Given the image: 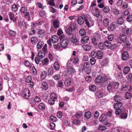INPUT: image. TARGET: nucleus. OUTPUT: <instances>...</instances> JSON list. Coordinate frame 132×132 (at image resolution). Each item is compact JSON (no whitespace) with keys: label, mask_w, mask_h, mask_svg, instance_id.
Masks as SVG:
<instances>
[{"label":"nucleus","mask_w":132,"mask_h":132,"mask_svg":"<svg viewBox=\"0 0 132 132\" xmlns=\"http://www.w3.org/2000/svg\"><path fill=\"white\" fill-rule=\"evenodd\" d=\"M12 9L13 11L16 12L18 9V7L16 5H13L12 6Z\"/></svg>","instance_id":"58836bf2"},{"label":"nucleus","mask_w":132,"mask_h":132,"mask_svg":"<svg viewBox=\"0 0 132 132\" xmlns=\"http://www.w3.org/2000/svg\"><path fill=\"white\" fill-rule=\"evenodd\" d=\"M122 105V103L121 102H118L114 105V108L115 110V114L116 115H119L122 112V109L120 108Z\"/></svg>","instance_id":"f257e3e1"},{"label":"nucleus","mask_w":132,"mask_h":132,"mask_svg":"<svg viewBox=\"0 0 132 132\" xmlns=\"http://www.w3.org/2000/svg\"><path fill=\"white\" fill-rule=\"evenodd\" d=\"M132 96V95L130 92H127L125 94V97L126 99H129Z\"/></svg>","instance_id":"473e14b6"},{"label":"nucleus","mask_w":132,"mask_h":132,"mask_svg":"<svg viewBox=\"0 0 132 132\" xmlns=\"http://www.w3.org/2000/svg\"><path fill=\"white\" fill-rule=\"evenodd\" d=\"M78 61L79 60L77 57H75L72 60L73 62L75 64H76Z\"/></svg>","instance_id":"13d9d810"},{"label":"nucleus","mask_w":132,"mask_h":132,"mask_svg":"<svg viewBox=\"0 0 132 132\" xmlns=\"http://www.w3.org/2000/svg\"><path fill=\"white\" fill-rule=\"evenodd\" d=\"M127 21L128 22H130L132 21V15H129L127 18Z\"/></svg>","instance_id":"09e8293b"},{"label":"nucleus","mask_w":132,"mask_h":132,"mask_svg":"<svg viewBox=\"0 0 132 132\" xmlns=\"http://www.w3.org/2000/svg\"><path fill=\"white\" fill-rule=\"evenodd\" d=\"M111 44L110 41L108 40H106L104 42L105 46L106 47H108V48L110 47Z\"/></svg>","instance_id":"c756f323"},{"label":"nucleus","mask_w":132,"mask_h":132,"mask_svg":"<svg viewBox=\"0 0 132 132\" xmlns=\"http://www.w3.org/2000/svg\"><path fill=\"white\" fill-rule=\"evenodd\" d=\"M98 47L101 50H103L105 48V44L102 42H100L98 44Z\"/></svg>","instance_id":"e433bc0d"},{"label":"nucleus","mask_w":132,"mask_h":132,"mask_svg":"<svg viewBox=\"0 0 132 132\" xmlns=\"http://www.w3.org/2000/svg\"><path fill=\"white\" fill-rule=\"evenodd\" d=\"M106 128L104 126H99L98 128V130H100L103 131L105 130Z\"/></svg>","instance_id":"a18cd8bd"},{"label":"nucleus","mask_w":132,"mask_h":132,"mask_svg":"<svg viewBox=\"0 0 132 132\" xmlns=\"http://www.w3.org/2000/svg\"><path fill=\"white\" fill-rule=\"evenodd\" d=\"M130 71V68L128 67H125L123 69V72L127 74Z\"/></svg>","instance_id":"72a5a7b5"},{"label":"nucleus","mask_w":132,"mask_h":132,"mask_svg":"<svg viewBox=\"0 0 132 132\" xmlns=\"http://www.w3.org/2000/svg\"><path fill=\"white\" fill-rule=\"evenodd\" d=\"M119 24L121 25L123 23V19L122 18L120 17L117 20Z\"/></svg>","instance_id":"79ce46f5"},{"label":"nucleus","mask_w":132,"mask_h":132,"mask_svg":"<svg viewBox=\"0 0 132 132\" xmlns=\"http://www.w3.org/2000/svg\"><path fill=\"white\" fill-rule=\"evenodd\" d=\"M23 95L25 98H28L30 95L29 90L28 89H25L24 91Z\"/></svg>","instance_id":"20e7f679"},{"label":"nucleus","mask_w":132,"mask_h":132,"mask_svg":"<svg viewBox=\"0 0 132 132\" xmlns=\"http://www.w3.org/2000/svg\"><path fill=\"white\" fill-rule=\"evenodd\" d=\"M34 101L38 103L41 101V99L39 97L36 96L35 98Z\"/></svg>","instance_id":"0e129e2a"},{"label":"nucleus","mask_w":132,"mask_h":132,"mask_svg":"<svg viewBox=\"0 0 132 132\" xmlns=\"http://www.w3.org/2000/svg\"><path fill=\"white\" fill-rule=\"evenodd\" d=\"M9 34L12 36H14L16 35V32L14 31L10 30L9 32Z\"/></svg>","instance_id":"49530a36"},{"label":"nucleus","mask_w":132,"mask_h":132,"mask_svg":"<svg viewBox=\"0 0 132 132\" xmlns=\"http://www.w3.org/2000/svg\"><path fill=\"white\" fill-rule=\"evenodd\" d=\"M68 40L66 39L63 40L61 43V46L63 48H65L68 45Z\"/></svg>","instance_id":"7ed1b4c3"},{"label":"nucleus","mask_w":132,"mask_h":132,"mask_svg":"<svg viewBox=\"0 0 132 132\" xmlns=\"http://www.w3.org/2000/svg\"><path fill=\"white\" fill-rule=\"evenodd\" d=\"M125 33L127 35H130L131 34V30L129 29H127L125 31Z\"/></svg>","instance_id":"37998d69"},{"label":"nucleus","mask_w":132,"mask_h":132,"mask_svg":"<svg viewBox=\"0 0 132 132\" xmlns=\"http://www.w3.org/2000/svg\"><path fill=\"white\" fill-rule=\"evenodd\" d=\"M103 80L102 77L101 75L97 76L95 79V81L96 83H100Z\"/></svg>","instance_id":"6e6552de"},{"label":"nucleus","mask_w":132,"mask_h":132,"mask_svg":"<svg viewBox=\"0 0 132 132\" xmlns=\"http://www.w3.org/2000/svg\"><path fill=\"white\" fill-rule=\"evenodd\" d=\"M96 95L99 98L102 97L103 96V94L102 92L100 91H98L97 92Z\"/></svg>","instance_id":"c03bdc74"},{"label":"nucleus","mask_w":132,"mask_h":132,"mask_svg":"<svg viewBox=\"0 0 132 132\" xmlns=\"http://www.w3.org/2000/svg\"><path fill=\"white\" fill-rule=\"evenodd\" d=\"M55 100H54L53 99L50 98L48 100V102L49 104L51 105H53L54 103Z\"/></svg>","instance_id":"603ef678"},{"label":"nucleus","mask_w":132,"mask_h":132,"mask_svg":"<svg viewBox=\"0 0 132 132\" xmlns=\"http://www.w3.org/2000/svg\"><path fill=\"white\" fill-rule=\"evenodd\" d=\"M47 45L45 44L42 49V51L44 53H46L47 52Z\"/></svg>","instance_id":"864d4df0"},{"label":"nucleus","mask_w":132,"mask_h":132,"mask_svg":"<svg viewBox=\"0 0 132 132\" xmlns=\"http://www.w3.org/2000/svg\"><path fill=\"white\" fill-rule=\"evenodd\" d=\"M92 79L91 77L90 76H88L85 78V80L87 81H90Z\"/></svg>","instance_id":"338daca9"},{"label":"nucleus","mask_w":132,"mask_h":132,"mask_svg":"<svg viewBox=\"0 0 132 132\" xmlns=\"http://www.w3.org/2000/svg\"><path fill=\"white\" fill-rule=\"evenodd\" d=\"M114 100L116 102H119L122 100V98L118 95L115 96L114 97Z\"/></svg>","instance_id":"412c9836"},{"label":"nucleus","mask_w":132,"mask_h":132,"mask_svg":"<svg viewBox=\"0 0 132 132\" xmlns=\"http://www.w3.org/2000/svg\"><path fill=\"white\" fill-rule=\"evenodd\" d=\"M55 126V124L54 123H51L50 125V128L52 130H53L54 129Z\"/></svg>","instance_id":"bf43d9fd"},{"label":"nucleus","mask_w":132,"mask_h":132,"mask_svg":"<svg viewBox=\"0 0 132 132\" xmlns=\"http://www.w3.org/2000/svg\"><path fill=\"white\" fill-rule=\"evenodd\" d=\"M54 69L52 67H50L48 71V75L49 76L52 75L53 73Z\"/></svg>","instance_id":"cd10ccee"},{"label":"nucleus","mask_w":132,"mask_h":132,"mask_svg":"<svg viewBox=\"0 0 132 132\" xmlns=\"http://www.w3.org/2000/svg\"><path fill=\"white\" fill-rule=\"evenodd\" d=\"M119 38L122 41L125 43V46H129V42L128 40L127 37L125 35L123 34H120Z\"/></svg>","instance_id":"f03ea898"},{"label":"nucleus","mask_w":132,"mask_h":132,"mask_svg":"<svg viewBox=\"0 0 132 132\" xmlns=\"http://www.w3.org/2000/svg\"><path fill=\"white\" fill-rule=\"evenodd\" d=\"M79 33L81 36H84L86 34L85 30L84 29H80L79 31Z\"/></svg>","instance_id":"2f4dec72"},{"label":"nucleus","mask_w":132,"mask_h":132,"mask_svg":"<svg viewBox=\"0 0 132 132\" xmlns=\"http://www.w3.org/2000/svg\"><path fill=\"white\" fill-rule=\"evenodd\" d=\"M38 55L40 59H43L45 56L44 53L41 52H39Z\"/></svg>","instance_id":"ea45409f"},{"label":"nucleus","mask_w":132,"mask_h":132,"mask_svg":"<svg viewBox=\"0 0 132 132\" xmlns=\"http://www.w3.org/2000/svg\"><path fill=\"white\" fill-rule=\"evenodd\" d=\"M68 74L69 75H71L76 72L75 69L71 67H69L67 68Z\"/></svg>","instance_id":"423d86ee"},{"label":"nucleus","mask_w":132,"mask_h":132,"mask_svg":"<svg viewBox=\"0 0 132 132\" xmlns=\"http://www.w3.org/2000/svg\"><path fill=\"white\" fill-rule=\"evenodd\" d=\"M73 28L71 27H70L67 30V34L69 36L73 34L72 33L73 32Z\"/></svg>","instance_id":"4be33fe9"},{"label":"nucleus","mask_w":132,"mask_h":132,"mask_svg":"<svg viewBox=\"0 0 132 132\" xmlns=\"http://www.w3.org/2000/svg\"><path fill=\"white\" fill-rule=\"evenodd\" d=\"M9 15L11 20H12L14 19V14L12 13L11 12L10 13Z\"/></svg>","instance_id":"052dcab7"},{"label":"nucleus","mask_w":132,"mask_h":132,"mask_svg":"<svg viewBox=\"0 0 132 132\" xmlns=\"http://www.w3.org/2000/svg\"><path fill=\"white\" fill-rule=\"evenodd\" d=\"M90 61L91 64L93 65L95 64L96 61L94 58H92L90 59Z\"/></svg>","instance_id":"e2e57ef3"},{"label":"nucleus","mask_w":132,"mask_h":132,"mask_svg":"<svg viewBox=\"0 0 132 132\" xmlns=\"http://www.w3.org/2000/svg\"><path fill=\"white\" fill-rule=\"evenodd\" d=\"M125 110L122 111V113L120 115V117L122 119H126L127 118V115L126 112L123 113V112H125Z\"/></svg>","instance_id":"bb28decb"},{"label":"nucleus","mask_w":132,"mask_h":132,"mask_svg":"<svg viewBox=\"0 0 132 132\" xmlns=\"http://www.w3.org/2000/svg\"><path fill=\"white\" fill-rule=\"evenodd\" d=\"M107 89L109 91H110L112 89V86L109 83L108 85L107 86Z\"/></svg>","instance_id":"69168bd1"},{"label":"nucleus","mask_w":132,"mask_h":132,"mask_svg":"<svg viewBox=\"0 0 132 132\" xmlns=\"http://www.w3.org/2000/svg\"><path fill=\"white\" fill-rule=\"evenodd\" d=\"M38 107L39 109L41 110H44L45 109V106L43 103H40L39 104Z\"/></svg>","instance_id":"a19ab883"},{"label":"nucleus","mask_w":132,"mask_h":132,"mask_svg":"<svg viewBox=\"0 0 132 132\" xmlns=\"http://www.w3.org/2000/svg\"><path fill=\"white\" fill-rule=\"evenodd\" d=\"M102 56L103 53L102 51H97V55L96 57H97L99 59H101L102 58Z\"/></svg>","instance_id":"f3484780"},{"label":"nucleus","mask_w":132,"mask_h":132,"mask_svg":"<svg viewBox=\"0 0 132 132\" xmlns=\"http://www.w3.org/2000/svg\"><path fill=\"white\" fill-rule=\"evenodd\" d=\"M106 115L104 114H103L102 115L101 117L99 118V120L100 121L102 122L104 121L106 119Z\"/></svg>","instance_id":"f704fd0d"},{"label":"nucleus","mask_w":132,"mask_h":132,"mask_svg":"<svg viewBox=\"0 0 132 132\" xmlns=\"http://www.w3.org/2000/svg\"><path fill=\"white\" fill-rule=\"evenodd\" d=\"M72 122L76 125H79L80 123V121L77 119H75L73 120Z\"/></svg>","instance_id":"c9c22d12"},{"label":"nucleus","mask_w":132,"mask_h":132,"mask_svg":"<svg viewBox=\"0 0 132 132\" xmlns=\"http://www.w3.org/2000/svg\"><path fill=\"white\" fill-rule=\"evenodd\" d=\"M92 42L93 44L94 45H97L98 42V40L97 37H94L92 39Z\"/></svg>","instance_id":"2eb2a0df"},{"label":"nucleus","mask_w":132,"mask_h":132,"mask_svg":"<svg viewBox=\"0 0 132 132\" xmlns=\"http://www.w3.org/2000/svg\"><path fill=\"white\" fill-rule=\"evenodd\" d=\"M92 12L93 13L94 15L96 17H98L100 15V12L97 8H94L92 10Z\"/></svg>","instance_id":"0eeeda50"},{"label":"nucleus","mask_w":132,"mask_h":132,"mask_svg":"<svg viewBox=\"0 0 132 132\" xmlns=\"http://www.w3.org/2000/svg\"><path fill=\"white\" fill-rule=\"evenodd\" d=\"M115 25L112 23V24L110 25L108 28V30L110 31H112L116 27Z\"/></svg>","instance_id":"dca6fc26"},{"label":"nucleus","mask_w":132,"mask_h":132,"mask_svg":"<svg viewBox=\"0 0 132 132\" xmlns=\"http://www.w3.org/2000/svg\"><path fill=\"white\" fill-rule=\"evenodd\" d=\"M129 55L128 52L126 51L123 52L122 53V58L123 60H127L128 59Z\"/></svg>","instance_id":"39448f33"},{"label":"nucleus","mask_w":132,"mask_h":132,"mask_svg":"<svg viewBox=\"0 0 132 132\" xmlns=\"http://www.w3.org/2000/svg\"><path fill=\"white\" fill-rule=\"evenodd\" d=\"M21 12L23 13H26L27 11V9L25 7H22L21 9Z\"/></svg>","instance_id":"3c124183"},{"label":"nucleus","mask_w":132,"mask_h":132,"mask_svg":"<svg viewBox=\"0 0 132 132\" xmlns=\"http://www.w3.org/2000/svg\"><path fill=\"white\" fill-rule=\"evenodd\" d=\"M89 87L90 89L92 91H94L96 89V87L94 85L90 86Z\"/></svg>","instance_id":"5fc2aeb1"},{"label":"nucleus","mask_w":132,"mask_h":132,"mask_svg":"<svg viewBox=\"0 0 132 132\" xmlns=\"http://www.w3.org/2000/svg\"><path fill=\"white\" fill-rule=\"evenodd\" d=\"M38 41L37 38L35 37H32L31 38V42L32 44H36Z\"/></svg>","instance_id":"6ab92c4d"},{"label":"nucleus","mask_w":132,"mask_h":132,"mask_svg":"<svg viewBox=\"0 0 132 132\" xmlns=\"http://www.w3.org/2000/svg\"><path fill=\"white\" fill-rule=\"evenodd\" d=\"M116 45L115 44H111V45L110 46V47H109L110 48L111 50H113L114 49H115L116 47Z\"/></svg>","instance_id":"680f3d73"},{"label":"nucleus","mask_w":132,"mask_h":132,"mask_svg":"<svg viewBox=\"0 0 132 132\" xmlns=\"http://www.w3.org/2000/svg\"><path fill=\"white\" fill-rule=\"evenodd\" d=\"M103 10L104 12L106 13H108L110 10L108 6H105Z\"/></svg>","instance_id":"8fccbe9b"},{"label":"nucleus","mask_w":132,"mask_h":132,"mask_svg":"<svg viewBox=\"0 0 132 132\" xmlns=\"http://www.w3.org/2000/svg\"><path fill=\"white\" fill-rule=\"evenodd\" d=\"M44 43L40 41L37 44L36 47L37 49H40L43 46Z\"/></svg>","instance_id":"a211bd4d"},{"label":"nucleus","mask_w":132,"mask_h":132,"mask_svg":"<svg viewBox=\"0 0 132 132\" xmlns=\"http://www.w3.org/2000/svg\"><path fill=\"white\" fill-rule=\"evenodd\" d=\"M57 97L56 94L54 93H52L51 95V98L53 99L54 100H55V99H56Z\"/></svg>","instance_id":"4d7b16f0"},{"label":"nucleus","mask_w":132,"mask_h":132,"mask_svg":"<svg viewBox=\"0 0 132 132\" xmlns=\"http://www.w3.org/2000/svg\"><path fill=\"white\" fill-rule=\"evenodd\" d=\"M82 46L84 49L86 51H89L91 48L90 46H88L87 44L84 45Z\"/></svg>","instance_id":"c85d7f7f"},{"label":"nucleus","mask_w":132,"mask_h":132,"mask_svg":"<svg viewBox=\"0 0 132 132\" xmlns=\"http://www.w3.org/2000/svg\"><path fill=\"white\" fill-rule=\"evenodd\" d=\"M109 22V19L108 18H106L103 21V23L105 26L106 27L108 25Z\"/></svg>","instance_id":"7c9ffc66"},{"label":"nucleus","mask_w":132,"mask_h":132,"mask_svg":"<svg viewBox=\"0 0 132 132\" xmlns=\"http://www.w3.org/2000/svg\"><path fill=\"white\" fill-rule=\"evenodd\" d=\"M54 67L56 70H58L59 69L60 67L58 63L56 61L55 62L54 64Z\"/></svg>","instance_id":"b1692460"},{"label":"nucleus","mask_w":132,"mask_h":132,"mask_svg":"<svg viewBox=\"0 0 132 132\" xmlns=\"http://www.w3.org/2000/svg\"><path fill=\"white\" fill-rule=\"evenodd\" d=\"M38 34L39 37H43L45 35V31L43 30H40L38 32Z\"/></svg>","instance_id":"4468645a"},{"label":"nucleus","mask_w":132,"mask_h":132,"mask_svg":"<svg viewBox=\"0 0 132 132\" xmlns=\"http://www.w3.org/2000/svg\"><path fill=\"white\" fill-rule=\"evenodd\" d=\"M97 51H93L91 52L90 53L91 56L94 58L96 56Z\"/></svg>","instance_id":"de8ad7c7"},{"label":"nucleus","mask_w":132,"mask_h":132,"mask_svg":"<svg viewBox=\"0 0 132 132\" xmlns=\"http://www.w3.org/2000/svg\"><path fill=\"white\" fill-rule=\"evenodd\" d=\"M53 24L55 28H58L59 27L60 25L59 21L57 19H55V20L53 21Z\"/></svg>","instance_id":"1a4fd4ad"},{"label":"nucleus","mask_w":132,"mask_h":132,"mask_svg":"<svg viewBox=\"0 0 132 132\" xmlns=\"http://www.w3.org/2000/svg\"><path fill=\"white\" fill-rule=\"evenodd\" d=\"M77 21L78 23L80 25H82L84 23V19L81 16L78 17L77 19Z\"/></svg>","instance_id":"f8f14e48"},{"label":"nucleus","mask_w":132,"mask_h":132,"mask_svg":"<svg viewBox=\"0 0 132 132\" xmlns=\"http://www.w3.org/2000/svg\"><path fill=\"white\" fill-rule=\"evenodd\" d=\"M58 39L59 38L56 35L53 36L52 37L51 39L53 43H55L57 42Z\"/></svg>","instance_id":"393cba45"},{"label":"nucleus","mask_w":132,"mask_h":132,"mask_svg":"<svg viewBox=\"0 0 132 132\" xmlns=\"http://www.w3.org/2000/svg\"><path fill=\"white\" fill-rule=\"evenodd\" d=\"M71 80L70 78H67L64 82L65 85L67 87L69 86L71 84Z\"/></svg>","instance_id":"9d476101"},{"label":"nucleus","mask_w":132,"mask_h":132,"mask_svg":"<svg viewBox=\"0 0 132 132\" xmlns=\"http://www.w3.org/2000/svg\"><path fill=\"white\" fill-rule=\"evenodd\" d=\"M89 64L88 62H86L84 63V67L85 69H87L89 67Z\"/></svg>","instance_id":"6e6d98bb"},{"label":"nucleus","mask_w":132,"mask_h":132,"mask_svg":"<svg viewBox=\"0 0 132 132\" xmlns=\"http://www.w3.org/2000/svg\"><path fill=\"white\" fill-rule=\"evenodd\" d=\"M128 87L126 85H122V88L121 89L122 91H125L127 89Z\"/></svg>","instance_id":"774afa93"},{"label":"nucleus","mask_w":132,"mask_h":132,"mask_svg":"<svg viewBox=\"0 0 132 132\" xmlns=\"http://www.w3.org/2000/svg\"><path fill=\"white\" fill-rule=\"evenodd\" d=\"M42 88L45 90H46L48 88V86L47 82L45 81H43L42 84Z\"/></svg>","instance_id":"aec40b11"},{"label":"nucleus","mask_w":132,"mask_h":132,"mask_svg":"<svg viewBox=\"0 0 132 132\" xmlns=\"http://www.w3.org/2000/svg\"><path fill=\"white\" fill-rule=\"evenodd\" d=\"M91 116V112L89 111L86 112L84 114L85 117L87 119H89L90 118Z\"/></svg>","instance_id":"a878e982"},{"label":"nucleus","mask_w":132,"mask_h":132,"mask_svg":"<svg viewBox=\"0 0 132 132\" xmlns=\"http://www.w3.org/2000/svg\"><path fill=\"white\" fill-rule=\"evenodd\" d=\"M69 38L73 42H76L77 40L76 39V36L74 34H72L71 35H69Z\"/></svg>","instance_id":"ddd939ff"},{"label":"nucleus","mask_w":132,"mask_h":132,"mask_svg":"<svg viewBox=\"0 0 132 132\" xmlns=\"http://www.w3.org/2000/svg\"><path fill=\"white\" fill-rule=\"evenodd\" d=\"M47 73L45 71H43L41 73V78L42 80H43L45 79L47 76Z\"/></svg>","instance_id":"5701e85b"},{"label":"nucleus","mask_w":132,"mask_h":132,"mask_svg":"<svg viewBox=\"0 0 132 132\" xmlns=\"http://www.w3.org/2000/svg\"><path fill=\"white\" fill-rule=\"evenodd\" d=\"M49 62V60L47 58H45L42 62L43 65H46Z\"/></svg>","instance_id":"4c0bfd02"},{"label":"nucleus","mask_w":132,"mask_h":132,"mask_svg":"<svg viewBox=\"0 0 132 132\" xmlns=\"http://www.w3.org/2000/svg\"><path fill=\"white\" fill-rule=\"evenodd\" d=\"M89 40V37L87 36H85L82 38L81 42L82 43L85 44Z\"/></svg>","instance_id":"9b49d317"}]
</instances>
